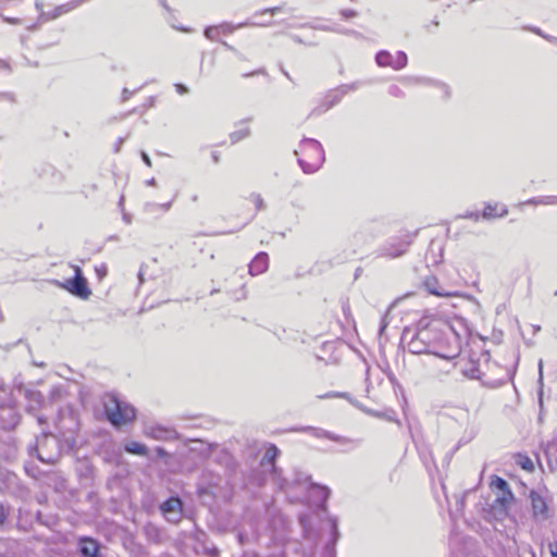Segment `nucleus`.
Instances as JSON below:
<instances>
[{
  "mask_svg": "<svg viewBox=\"0 0 557 557\" xmlns=\"http://www.w3.org/2000/svg\"><path fill=\"white\" fill-rule=\"evenodd\" d=\"M175 88H176L177 92L181 95L188 92V88L182 84H176Z\"/></svg>",
  "mask_w": 557,
  "mask_h": 557,
  "instance_id": "obj_38",
  "label": "nucleus"
},
{
  "mask_svg": "<svg viewBox=\"0 0 557 557\" xmlns=\"http://www.w3.org/2000/svg\"><path fill=\"white\" fill-rule=\"evenodd\" d=\"M424 286L430 294L435 295V296L453 297V296L457 295V293L448 292V290H445L444 288L440 287L436 278H434V277L426 278L424 282Z\"/></svg>",
  "mask_w": 557,
  "mask_h": 557,
  "instance_id": "obj_16",
  "label": "nucleus"
},
{
  "mask_svg": "<svg viewBox=\"0 0 557 557\" xmlns=\"http://www.w3.org/2000/svg\"><path fill=\"white\" fill-rule=\"evenodd\" d=\"M285 487H287V482H284L281 484V488H285Z\"/></svg>",
  "mask_w": 557,
  "mask_h": 557,
  "instance_id": "obj_51",
  "label": "nucleus"
},
{
  "mask_svg": "<svg viewBox=\"0 0 557 557\" xmlns=\"http://www.w3.org/2000/svg\"><path fill=\"white\" fill-rule=\"evenodd\" d=\"M156 451H157V455L161 458H163L168 455V453L162 447H157Z\"/></svg>",
  "mask_w": 557,
  "mask_h": 557,
  "instance_id": "obj_42",
  "label": "nucleus"
},
{
  "mask_svg": "<svg viewBox=\"0 0 557 557\" xmlns=\"http://www.w3.org/2000/svg\"><path fill=\"white\" fill-rule=\"evenodd\" d=\"M133 91L128 90L127 88H124L122 91V100L126 101L133 96Z\"/></svg>",
  "mask_w": 557,
  "mask_h": 557,
  "instance_id": "obj_36",
  "label": "nucleus"
},
{
  "mask_svg": "<svg viewBox=\"0 0 557 557\" xmlns=\"http://www.w3.org/2000/svg\"><path fill=\"white\" fill-rule=\"evenodd\" d=\"M394 306H395V302H393V304L391 305V307H389V309H388V310H391ZM388 312H389V311H387V312L385 313V315L382 318V321H381V327H380V334H382V333L384 332V330L386 329V326H387V324H388V321H387Z\"/></svg>",
  "mask_w": 557,
  "mask_h": 557,
  "instance_id": "obj_33",
  "label": "nucleus"
},
{
  "mask_svg": "<svg viewBox=\"0 0 557 557\" xmlns=\"http://www.w3.org/2000/svg\"><path fill=\"white\" fill-rule=\"evenodd\" d=\"M161 510L170 521H177L182 511V503L178 498H170L161 506Z\"/></svg>",
  "mask_w": 557,
  "mask_h": 557,
  "instance_id": "obj_10",
  "label": "nucleus"
},
{
  "mask_svg": "<svg viewBox=\"0 0 557 557\" xmlns=\"http://www.w3.org/2000/svg\"><path fill=\"white\" fill-rule=\"evenodd\" d=\"M507 213H508V210H507L506 206L498 205V203H495V205L487 203L484 207L482 218H484L486 220H491V219H495V218L505 216Z\"/></svg>",
  "mask_w": 557,
  "mask_h": 557,
  "instance_id": "obj_14",
  "label": "nucleus"
},
{
  "mask_svg": "<svg viewBox=\"0 0 557 557\" xmlns=\"http://www.w3.org/2000/svg\"><path fill=\"white\" fill-rule=\"evenodd\" d=\"M350 89V87L348 86H343L342 88L337 89L334 91L333 95H330L327 96V106L322 110V111H326L329 110L331 107H333L336 102L339 101V99L343 97V95H345L347 92V90Z\"/></svg>",
  "mask_w": 557,
  "mask_h": 557,
  "instance_id": "obj_21",
  "label": "nucleus"
},
{
  "mask_svg": "<svg viewBox=\"0 0 557 557\" xmlns=\"http://www.w3.org/2000/svg\"><path fill=\"white\" fill-rule=\"evenodd\" d=\"M540 367V373H542V361L539 363Z\"/></svg>",
  "mask_w": 557,
  "mask_h": 557,
  "instance_id": "obj_52",
  "label": "nucleus"
},
{
  "mask_svg": "<svg viewBox=\"0 0 557 557\" xmlns=\"http://www.w3.org/2000/svg\"><path fill=\"white\" fill-rule=\"evenodd\" d=\"M522 468L531 470L533 469V463L529 458H525V460L522 462Z\"/></svg>",
  "mask_w": 557,
  "mask_h": 557,
  "instance_id": "obj_39",
  "label": "nucleus"
},
{
  "mask_svg": "<svg viewBox=\"0 0 557 557\" xmlns=\"http://www.w3.org/2000/svg\"><path fill=\"white\" fill-rule=\"evenodd\" d=\"M492 485L504 492V496L499 499L502 503H506L508 499L513 498V495L509 490L508 483L504 479L495 476V479H493L492 481Z\"/></svg>",
  "mask_w": 557,
  "mask_h": 557,
  "instance_id": "obj_17",
  "label": "nucleus"
},
{
  "mask_svg": "<svg viewBox=\"0 0 557 557\" xmlns=\"http://www.w3.org/2000/svg\"><path fill=\"white\" fill-rule=\"evenodd\" d=\"M269 267V257L265 252H259L249 264L250 275H259L264 273Z\"/></svg>",
  "mask_w": 557,
  "mask_h": 557,
  "instance_id": "obj_11",
  "label": "nucleus"
},
{
  "mask_svg": "<svg viewBox=\"0 0 557 557\" xmlns=\"http://www.w3.org/2000/svg\"><path fill=\"white\" fill-rule=\"evenodd\" d=\"M310 488L317 503H324L329 498L330 490L326 486L311 484Z\"/></svg>",
  "mask_w": 557,
  "mask_h": 557,
  "instance_id": "obj_18",
  "label": "nucleus"
},
{
  "mask_svg": "<svg viewBox=\"0 0 557 557\" xmlns=\"http://www.w3.org/2000/svg\"><path fill=\"white\" fill-rule=\"evenodd\" d=\"M147 184H148L149 186H154V185H156V180H154V178H151V180H149V181L147 182Z\"/></svg>",
  "mask_w": 557,
  "mask_h": 557,
  "instance_id": "obj_49",
  "label": "nucleus"
},
{
  "mask_svg": "<svg viewBox=\"0 0 557 557\" xmlns=\"http://www.w3.org/2000/svg\"><path fill=\"white\" fill-rule=\"evenodd\" d=\"M525 203L534 205V206H547V205H557V196H544L539 198H532L528 200Z\"/></svg>",
  "mask_w": 557,
  "mask_h": 557,
  "instance_id": "obj_23",
  "label": "nucleus"
},
{
  "mask_svg": "<svg viewBox=\"0 0 557 557\" xmlns=\"http://www.w3.org/2000/svg\"><path fill=\"white\" fill-rule=\"evenodd\" d=\"M531 30L534 32L535 34L542 36V37L544 36V34H542L540 28L533 27V28H531Z\"/></svg>",
  "mask_w": 557,
  "mask_h": 557,
  "instance_id": "obj_44",
  "label": "nucleus"
},
{
  "mask_svg": "<svg viewBox=\"0 0 557 557\" xmlns=\"http://www.w3.org/2000/svg\"><path fill=\"white\" fill-rule=\"evenodd\" d=\"M251 201L253 202L257 210H263L264 209V201L262 197L259 194H252L250 196Z\"/></svg>",
  "mask_w": 557,
  "mask_h": 557,
  "instance_id": "obj_30",
  "label": "nucleus"
},
{
  "mask_svg": "<svg viewBox=\"0 0 557 557\" xmlns=\"http://www.w3.org/2000/svg\"><path fill=\"white\" fill-rule=\"evenodd\" d=\"M125 450L129 454L138 455V456H147L148 455V448L146 445L139 443V442H128L124 446Z\"/></svg>",
  "mask_w": 557,
  "mask_h": 557,
  "instance_id": "obj_19",
  "label": "nucleus"
},
{
  "mask_svg": "<svg viewBox=\"0 0 557 557\" xmlns=\"http://www.w3.org/2000/svg\"><path fill=\"white\" fill-rule=\"evenodd\" d=\"M42 448H44V443H42V442H40V443H39V446H38V448H37V451H38V458H39L40 460H42L44 462H47V463H52V462H54V460H55V456H53V455L44 456V455H42Z\"/></svg>",
  "mask_w": 557,
  "mask_h": 557,
  "instance_id": "obj_29",
  "label": "nucleus"
},
{
  "mask_svg": "<svg viewBox=\"0 0 557 557\" xmlns=\"http://www.w3.org/2000/svg\"><path fill=\"white\" fill-rule=\"evenodd\" d=\"M0 421L2 423V428L4 429H12L17 425L20 416L11 401L8 404H0Z\"/></svg>",
  "mask_w": 557,
  "mask_h": 557,
  "instance_id": "obj_9",
  "label": "nucleus"
},
{
  "mask_svg": "<svg viewBox=\"0 0 557 557\" xmlns=\"http://www.w3.org/2000/svg\"><path fill=\"white\" fill-rule=\"evenodd\" d=\"M409 246V242L400 240L396 244H389L384 247L382 255L386 257L397 258L404 255Z\"/></svg>",
  "mask_w": 557,
  "mask_h": 557,
  "instance_id": "obj_15",
  "label": "nucleus"
},
{
  "mask_svg": "<svg viewBox=\"0 0 557 557\" xmlns=\"http://www.w3.org/2000/svg\"><path fill=\"white\" fill-rule=\"evenodd\" d=\"M42 441L45 442V444H48L49 442H51L53 445L57 446V440L53 436L45 435Z\"/></svg>",
  "mask_w": 557,
  "mask_h": 557,
  "instance_id": "obj_40",
  "label": "nucleus"
},
{
  "mask_svg": "<svg viewBox=\"0 0 557 557\" xmlns=\"http://www.w3.org/2000/svg\"><path fill=\"white\" fill-rule=\"evenodd\" d=\"M375 61L379 66H391L394 70L404 69L407 65V54L403 51H397L395 54L382 50L376 53Z\"/></svg>",
  "mask_w": 557,
  "mask_h": 557,
  "instance_id": "obj_8",
  "label": "nucleus"
},
{
  "mask_svg": "<svg viewBox=\"0 0 557 557\" xmlns=\"http://www.w3.org/2000/svg\"><path fill=\"white\" fill-rule=\"evenodd\" d=\"M532 515L535 520H545L548 517L547 491L537 490L530 492Z\"/></svg>",
  "mask_w": 557,
  "mask_h": 557,
  "instance_id": "obj_7",
  "label": "nucleus"
},
{
  "mask_svg": "<svg viewBox=\"0 0 557 557\" xmlns=\"http://www.w3.org/2000/svg\"><path fill=\"white\" fill-rule=\"evenodd\" d=\"M72 268L74 270V277L66 280L64 283L60 284V286L82 299H87L91 294L87 286V281L83 276L79 267L73 265Z\"/></svg>",
  "mask_w": 557,
  "mask_h": 557,
  "instance_id": "obj_5",
  "label": "nucleus"
},
{
  "mask_svg": "<svg viewBox=\"0 0 557 557\" xmlns=\"http://www.w3.org/2000/svg\"><path fill=\"white\" fill-rule=\"evenodd\" d=\"M223 45L231 49V47L227 45V42H223Z\"/></svg>",
  "mask_w": 557,
  "mask_h": 557,
  "instance_id": "obj_53",
  "label": "nucleus"
},
{
  "mask_svg": "<svg viewBox=\"0 0 557 557\" xmlns=\"http://www.w3.org/2000/svg\"><path fill=\"white\" fill-rule=\"evenodd\" d=\"M248 25H251V24L248 22L240 23L238 25H233L231 23H222V24L218 25V28H219L220 34L227 35V34L233 33L235 29H238V28H242V27H245Z\"/></svg>",
  "mask_w": 557,
  "mask_h": 557,
  "instance_id": "obj_24",
  "label": "nucleus"
},
{
  "mask_svg": "<svg viewBox=\"0 0 557 557\" xmlns=\"http://www.w3.org/2000/svg\"><path fill=\"white\" fill-rule=\"evenodd\" d=\"M123 220H124L127 224H129V223H131V216H129V215H127V214H124Z\"/></svg>",
  "mask_w": 557,
  "mask_h": 557,
  "instance_id": "obj_47",
  "label": "nucleus"
},
{
  "mask_svg": "<svg viewBox=\"0 0 557 557\" xmlns=\"http://www.w3.org/2000/svg\"><path fill=\"white\" fill-rule=\"evenodd\" d=\"M220 35L218 26H209L205 30V36L210 40H218Z\"/></svg>",
  "mask_w": 557,
  "mask_h": 557,
  "instance_id": "obj_27",
  "label": "nucleus"
},
{
  "mask_svg": "<svg viewBox=\"0 0 557 557\" xmlns=\"http://www.w3.org/2000/svg\"><path fill=\"white\" fill-rule=\"evenodd\" d=\"M344 394H341V393H336V394H327L325 395L324 397H341L343 396Z\"/></svg>",
  "mask_w": 557,
  "mask_h": 557,
  "instance_id": "obj_45",
  "label": "nucleus"
},
{
  "mask_svg": "<svg viewBox=\"0 0 557 557\" xmlns=\"http://www.w3.org/2000/svg\"><path fill=\"white\" fill-rule=\"evenodd\" d=\"M555 294L557 295V292Z\"/></svg>",
  "mask_w": 557,
  "mask_h": 557,
  "instance_id": "obj_54",
  "label": "nucleus"
},
{
  "mask_svg": "<svg viewBox=\"0 0 557 557\" xmlns=\"http://www.w3.org/2000/svg\"><path fill=\"white\" fill-rule=\"evenodd\" d=\"M5 21L9 23H12V24H16L18 22L16 18H9V17H7Z\"/></svg>",
  "mask_w": 557,
  "mask_h": 557,
  "instance_id": "obj_46",
  "label": "nucleus"
},
{
  "mask_svg": "<svg viewBox=\"0 0 557 557\" xmlns=\"http://www.w3.org/2000/svg\"><path fill=\"white\" fill-rule=\"evenodd\" d=\"M543 37H544L545 39L549 40V41H557V39H556V38L550 37V36H547V35H544Z\"/></svg>",
  "mask_w": 557,
  "mask_h": 557,
  "instance_id": "obj_48",
  "label": "nucleus"
},
{
  "mask_svg": "<svg viewBox=\"0 0 557 557\" xmlns=\"http://www.w3.org/2000/svg\"><path fill=\"white\" fill-rule=\"evenodd\" d=\"M250 134V131L248 127H245V128H242L239 131H236V132H233L231 135H230V138L232 140L233 144L248 137Z\"/></svg>",
  "mask_w": 557,
  "mask_h": 557,
  "instance_id": "obj_25",
  "label": "nucleus"
},
{
  "mask_svg": "<svg viewBox=\"0 0 557 557\" xmlns=\"http://www.w3.org/2000/svg\"><path fill=\"white\" fill-rule=\"evenodd\" d=\"M314 435L317 437H326L333 442L339 443L342 445H351V446H358L359 442L354 438H349L346 436H341L333 434L331 432L324 431V430H314Z\"/></svg>",
  "mask_w": 557,
  "mask_h": 557,
  "instance_id": "obj_13",
  "label": "nucleus"
},
{
  "mask_svg": "<svg viewBox=\"0 0 557 557\" xmlns=\"http://www.w3.org/2000/svg\"><path fill=\"white\" fill-rule=\"evenodd\" d=\"M314 435L317 437H326L333 442L339 443L342 445H351V446H358L359 442L354 438H349L346 436H341L333 434L331 432L324 431V430H314Z\"/></svg>",
  "mask_w": 557,
  "mask_h": 557,
  "instance_id": "obj_12",
  "label": "nucleus"
},
{
  "mask_svg": "<svg viewBox=\"0 0 557 557\" xmlns=\"http://www.w3.org/2000/svg\"><path fill=\"white\" fill-rule=\"evenodd\" d=\"M5 517H7V515H5V512H4L3 507L1 506V507H0V525L4 522Z\"/></svg>",
  "mask_w": 557,
  "mask_h": 557,
  "instance_id": "obj_43",
  "label": "nucleus"
},
{
  "mask_svg": "<svg viewBox=\"0 0 557 557\" xmlns=\"http://www.w3.org/2000/svg\"><path fill=\"white\" fill-rule=\"evenodd\" d=\"M81 552L86 557H95L98 553V545L94 540H84L81 545Z\"/></svg>",
  "mask_w": 557,
  "mask_h": 557,
  "instance_id": "obj_20",
  "label": "nucleus"
},
{
  "mask_svg": "<svg viewBox=\"0 0 557 557\" xmlns=\"http://www.w3.org/2000/svg\"><path fill=\"white\" fill-rule=\"evenodd\" d=\"M401 343L411 354L434 355L446 360L456 358L460 352L458 334L446 321L431 315L405 327Z\"/></svg>",
  "mask_w": 557,
  "mask_h": 557,
  "instance_id": "obj_1",
  "label": "nucleus"
},
{
  "mask_svg": "<svg viewBox=\"0 0 557 557\" xmlns=\"http://www.w3.org/2000/svg\"><path fill=\"white\" fill-rule=\"evenodd\" d=\"M171 207H172V202L170 201V202L161 203V205H159V203H148L146 206V209L148 211H156L157 209H160V210L166 212V211H169L171 209Z\"/></svg>",
  "mask_w": 557,
  "mask_h": 557,
  "instance_id": "obj_26",
  "label": "nucleus"
},
{
  "mask_svg": "<svg viewBox=\"0 0 557 557\" xmlns=\"http://www.w3.org/2000/svg\"><path fill=\"white\" fill-rule=\"evenodd\" d=\"M103 405L108 420L115 426L126 424L135 419V408L114 395H109Z\"/></svg>",
  "mask_w": 557,
  "mask_h": 557,
  "instance_id": "obj_3",
  "label": "nucleus"
},
{
  "mask_svg": "<svg viewBox=\"0 0 557 557\" xmlns=\"http://www.w3.org/2000/svg\"><path fill=\"white\" fill-rule=\"evenodd\" d=\"M314 28L321 29V30H324V32H337V33H343V34L358 35L357 32H354V30H342V29H338V28H335V27H332V26H329V25H319V26H315Z\"/></svg>",
  "mask_w": 557,
  "mask_h": 557,
  "instance_id": "obj_28",
  "label": "nucleus"
},
{
  "mask_svg": "<svg viewBox=\"0 0 557 557\" xmlns=\"http://www.w3.org/2000/svg\"><path fill=\"white\" fill-rule=\"evenodd\" d=\"M143 433L145 436L156 441L171 442L178 440V433L174 428L165 426L159 423L145 424Z\"/></svg>",
  "mask_w": 557,
  "mask_h": 557,
  "instance_id": "obj_6",
  "label": "nucleus"
},
{
  "mask_svg": "<svg viewBox=\"0 0 557 557\" xmlns=\"http://www.w3.org/2000/svg\"><path fill=\"white\" fill-rule=\"evenodd\" d=\"M26 397L30 400V401H34L36 404H40L41 403V399H42V396L37 393V392H28L26 394Z\"/></svg>",
  "mask_w": 557,
  "mask_h": 557,
  "instance_id": "obj_31",
  "label": "nucleus"
},
{
  "mask_svg": "<svg viewBox=\"0 0 557 557\" xmlns=\"http://www.w3.org/2000/svg\"><path fill=\"white\" fill-rule=\"evenodd\" d=\"M298 162L305 173H314L324 162V151L321 144L312 138H305L299 149L295 151Z\"/></svg>",
  "mask_w": 557,
  "mask_h": 557,
  "instance_id": "obj_2",
  "label": "nucleus"
},
{
  "mask_svg": "<svg viewBox=\"0 0 557 557\" xmlns=\"http://www.w3.org/2000/svg\"><path fill=\"white\" fill-rule=\"evenodd\" d=\"M341 15L345 18H351V17L357 16V12L355 10L347 9V10H342Z\"/></svg>",
  "mask_w": 557,
  "mask_h": 557,
  "instance_id": "obj_34",
  "label": "nucleus"
},
{
  "mask_svg": "<svg viewBox=\"0 0 557 557\" xmlns=\"http://www.w3.org/2000/svg\"><path fill=\"white\" fill-rule=\"evenodd\" d=\"M277 455H278L277 447L274 445H271L267 449L263 460H262V463L264 465L267 462L273 469L274 472H275L274 459L277 457Z\"/></svg>",
  "mask_w": 557,
  "mask_h": 557,
  "instance_id": "obj_22",
  "label": "nucleus"
},
{
  "mask_svg": "<svg viewBox=\"0 0 557 557\" xmlns=\"http://www.w3.org/2000/svg\"><path fill=\"white\" fill-rule=\"evenodd\" d=\"M141 158H143V161L148 165V166H151V160L150 158L148 157V154L146 152H141Z\"/></svg>",
  "mask_w": 557,
  "mask_h": 557,
  "instance_id": "obj_41",
  "label": "nucleus"
},
{
  "mask_svg": "<svg viewBox=\"0 0 557 557\" xmlns=\"http://www.w3.org/2000/svg\"><path fill=\"white\" fill-rule=\"evenodd\" d=\"M548 549L552 557H557V542H550L548 544Z\"/></svg>",
  "mask_w": 557,
  "mask_h": 557,
  "instance_id": "obj_35",
  "label": "nucleus"
},
{
  "mask_svg": "<svg viewBox=\"0 0 557 557\" xmlns=\"http://www.w3.org/2000/svg\"><path fill=\"white\" fill-rule=\"evenodd\" d=\"M492 367L499 372V374L496 377H492L485 373H482L479 370V368L475 367L474 364H471L470 368L463 369L462 372L466 376L470 379L481 380L483 385L491 388H497L507 383L511 379V374L508 369L502 368L496 363H493Z\"/></svg>",
  "mask_w": 557,
  "mask_h": 557,
  "instance_id": "obj_4",
  "label": "nucleus"
},
{
  "mask_svg": "<svg viewBox=\"0 0 557 557\" xmlns=\"http://www.w3.org/2000/svg\"><path fill=\"white\" fill-rule=\"evenodd\" d=\"M268 11L271 13H275L276 11H278V8H272V9H269Z\"/></svg>",
  "mask_w": 557,
  "mask_h": 557,
  "instance_id": "obj_50",
  "label": "nucleus"
},
{
  "mask_svg": "<svg viewBox=\"0 0 557 557\" xmlns=\"http://www.w3.org/2000/svg\"><path fill=\"white\" fill-rule=\"evenodd\" d=\"M463 218L478 221L480 219V214L478 212H468L463 215Z\"/></svg>",
  "mask_w": 557,
  "mask_h": 557,
  "instance_id": "obj_37",
  "label": "nucleus"
},
{
  "mask_svg": "<svg viewBox=\"0 0 557 557\" xmlns=\"http://www.w3.org/2000/svg\"><path fill=\"white\" fill-rule=\"evenodd\" d=\"M388 94L394 97H401L404 95L403 90L397 85L389 86Z\"/></svg>",
  "mask_w": 557,
  "mask_h": 557,
  "instance_id": "obj_32",
  "label": "nucleus"
}]
</instances>
